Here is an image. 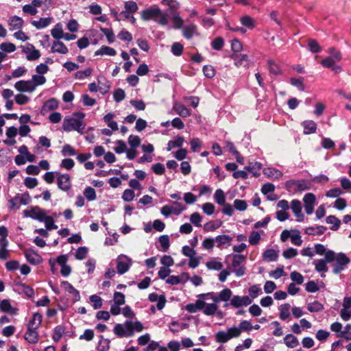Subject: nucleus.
<instances>
[{
	"label": "nucleus",
	"instance_id": "obj_1",
	"mask_svg": "<svg viewBox=\"0 0 351 351\" xmlns=\"http://www.w3.org/2000/svg\"><path fill=\"white\" fill-rule=\"evenodd\" d=\"M252 329V326L250 322L243 320L240 322L239 326H232L228 328L226 330H219L215 335V341L219 343H226L231 339L237 338L241 336L243 330L250 331Z\"/></svg>",
	"mask_w": 351,
	"mask_h": 351
},
{
	"label": "nucleus",
	"instance_id": "obj_2",
	"mask_svg": "<svg viewBox=\"0 0 351 351\" xmlns=\"http://www.w3.org/2000/svg\"><path fill=\"white\" fill-rule=\"evenodd\" d=\"M84 117L85 114L82 112H74L71 117H66L62 123L63 130L67 132L75 130L82 134L86 128Z\"/></svg>",
	"mask_w": 351,
	"mask_h": 351
},
{
	"label": "nucleus",
	"instance_id": "obj_3",
	"mask_svg": "<svg viewBox=\"0 0 351 351\" xmlns=\"http://www.w3.org/2000/svg\"><path fill=\"white\" fill-rule=\"evenodd\" d=\"M326 262H335L332 271L337 274L344 269V266L350 263V259L343 252L335 253L334 251H330L326 254Z\"/></svg>",
	"mask_w": 351,
	"mask_h": 351
},
{
	"label": "nucleus",
	"instance_id": "obj_4",
	"mask_svg": "<svg viewBox=\"0 0 351 351\" xmlns=\"http://www.w3.org/2000/svg\"><path fill=\"white\" fill-rule=\"evenodd\" d=\"M141 18L144 21L154 20L161 25H167L168 19L166 14L158 7L149 8L141 12Z\"/></svg>",
	"mask_w": 351,
	"mask_h": 351
},
{
	"label": "nucleus",
	"instance_id": "obj_5",
	"mask_svg": "<svg viewBox=\"0 0 351 351\" xmlns=\"http://www.w3.org/2000/svg\"><path fill=\"white\" fill-rule=\"evenodd\" d=\"M232 291L226 288L221 290L218 293H215L213 292H210L207 293H203L198 295V298H202L204 299H210L215 303H219L221 302H227L230 301L232 298Z\"/></svg>",
	"mask_w": 351,
	"mask_h": 351
},
{
	"label": "nucleus",
	"instance_id": "obj_6",
	"mask_svg": "<svg viewBox=\"0 0 351 351\" xmlns=\"http://www.w3.org/2000/svg\"><path fill=\"white\" fill-rule=\"evenodd\" d=\"M132 265V260L126 255L121 254L117 258V270L118 274L126 273Z\"/></svg>",
	"mask_w": 351,
	"mask_h": 351
},
{
	"label": "nucleus",
	"instance_id": "obj_7",
	"mask_svg": "<svg viewBox=\"0 0 351 351\" xmlns=\"http://www.w3.org/2000/svg\"><path fill=\"white\" fill-rule=\"evenodd\" d=\"M23 214L26 217H30L42 222L47 212L38 206H34L25 210Z\"/></svg>",
	"mask_w": 351,
	"mask_h": 351
},
{
	"label": "nucleus",
	"instance_id": "obj_8",
	"mask_svg": "<svg viewBox=\"0 0 351 351\" xmlns=\"http://www.w3.org/2000/svg\"><path fill=\"white\" fill-rule=\"evenodd\" d=\"M23 214L26 217H30L42 222L47 212L38 206H34L25 210Z\"/></svg>",
	"mask_w": 351,
	"mask_h": 351
},
{
	"label": "nucleus",
	"instance_id": "obj_9",
	"mask_svg": "<svg viewBox=\"0 0 351 351\" xmlns=\"http://www.w3.org/2000/svg\"><path fill=\"white\" fill-rule=\"evenodd\" d=\"M240 22L243 27H237L233 29V31L240 32L244 34L247 29H252L256 27V21L248 15L241 16L240 18Z\"/></svg>",
	"mask_w": 351,
	"mask_h": 351
},
{
	"label": "nucleus",
	"instance_id": "obj_10",
	"mask_svg": "<svg viewBox=\"0 0 351 351\" xmlns=\"http://www.w3.org/2000/svg\"><path fill=\"white\" fill-rule=\"evenodd\" d=\"M22 51L25 53L26 58L29 61L38 60L40 57V51L32 44H27L22 47Z\"/></svg>",
	"mask_w": 351,
	"mask_h": 351
},
{
	"label": "nucleus",
	"instance_id": "obj_11",
	"mask_svg": "<svg viewBox=\"0 0 351 351\" xmlns=\"http://www.w3.org/2000/svg\"><path fill=\"white\" fill-rule=\"evenodd\" d=\"M252 303V300L247 295L239 296L234 295L230 300V305L238 308L241 306H247Z\"/></svg>",
	"mask_w": 351,
	"mask_h": 351
},
{
	"label": "nucleus",
	"instance_id": "obj_12",
	"mask_svg": "<svg viewBox=\"0 0 351 351\" xmlns=\"http://www.w3.org/2000/svg\"><path fill=\"white\" fill-rule=\"evenodd\" d=\"M340 61L335 60L333 57L328 56L323 59L320 63L324 67L330 68L335 73L337 74L342 71V68L340 65L335 64V63Z\"/></svg>",
	"mask_w": 351,
	"mask_h": 351
},
{
	"label": "nucleus",
	"instance_id": "obj_13",
	"mask_svg": "<svg viewBox=\"0 0 351 351\" xmlns=\"http://www.w3.org/2000/svg\"><path fill=\"white\" fill-rule=\"evenodd\" d=\"M24 25V20L16 15L9 17L8 20V27L10 32L20 30Z\"/></svg>",
	"mask_w": 351,
	"mask_h": 351
},
{
	"label": "nucleus",
	"instance_id": "obj_14",
	"mask_svg": "<svg viewBox=\"0 0 351 351\" xmlns=\"http://www.w3.org/2000/svg\"><path fill=\"white\" fill-rule=\"evenodd\" d=\"M315 201V195L311 193H306L304 196V210L307 215H311L313 213Z\"/></svg>",
	"mask_w": 351,
	"mask_h": 351
},
{
	"label": "nucleus",
	"instance_id": "obj_15",
	"mask_svg": "<svg viewBox=\"0 0 351 351\" xmlns=\"http://www.w3.org/2000/svg\"><path fill=\"white\" fill-rule=\"evenodd\" d=\"M61 287L66 293L70 295L73 302H76L80 300V295L79 291L75 289L69 282H62Z\"/></svg>",
	"mask_w": 351,
	"mask_h": 351
},
{
	"label": "nucleus",
	"instance_id": "obj_16",
	"mask_svg": "<svg viewBox=\"0 0 351 351\" xmlns=\"http://www.w3.org/2000/svg\"><path fill=\"white\" fill-rule=\"evenodd\" d=\"M0 311L12 315H16L18 314L19 309L12 305L10 300L4 299L0 300Z\"/></svg>",
	"mask_w": 351,
	"mask_h": 351
},
{
	"label": "nucleus",
	"instance_id": "obj_17",
	"mask_svg": "<svg viewBox=\"0 0 351 351\" xmlns=\"http://www.w3.org/2000/svg\"><path fill=\"white\" fill-rule=\"evenodd\" d=\"M14 88L19 92L32 93L36 89L31 80H20L15 83Z\"/></svg>",
	"mask_w": 351,
	"mask_h": 351
},
{
	"label": "nucleus",
	"instance_id": "obj_18",
	"mask_svg": "<svg viewBox=\"0 0 351 351\" xmlns=\"http://www.w3.org/2000/svg\"><path fill=\"white\" fill-rule=\"evenodd\" d=\"M289 208H291V209L292 210L294 215L297 218L298 221L300 222L304 221V215L302 213V204L299 200H292Z\"/></svg>",
	"mask_w": 351,
	"mask_h": 351
},
{
	"label": "nucleus",
	"instance_id": "obj_19",
	"mask_svg": "<svg viewBox=\"0 0 351 351\" xmlns=\"http://www.w3.org/2000/svg\"><path fill=\"white\" fill-rule=\"evenodd\" d=\"M197 26L194 23H189L183 26L182 35L186 39H191L194 36H197Z\"/></svg>",
	"mask_w": 351,
	"mask_h": 351
},
{
	"label": "nucleus",
	"instance_id": "obj_20",
	"mask_svg": "<svg viewBox=\"0 0 351 351\" xmlns=\"http://www.w3.org/2000/svg\"><path fill=\"white\" fill-rule=\"evenodd\" d=\"M58 107V101L55 98H51L46 101L42 106L40 113L45 115L48 112L56 110Z\"/></svg>",
	"mask_w": 351,
	"mask_h": 351
},
{
	"label": "nucleus",
	"instance_id": "obj_21",
	"mask_svg": "<svg viewBox=\"0 0 351 351\" xmlns=\"http://www.w3.org/2000/svg\"><path fill=\"white\" fill-rule=\"evenodd\" d=\"M202 298H199L195 303H190L186 305L185 309L191 313H195L199 311H201L204 305V300Z\"/></svg>",
	"mask_w": 351,
	"mask_h": 351
},
{
	"label": "nucleus",
	"instance_id": "obj_22",
	"mask_svg": "<svg viewBox=\"0 0 351 351\" xmlns=\"http://www.w3.org/2000/svg\"><path fill=\"white\" fill-rule=\"evenodd\" d=\"M25 255L27 261L32 265H38L42 262L41 256L31 249L26 250Z\"/></svg>",
	"mask_w": 351,
	"mask_h": 351
},
{
	"label": "nucleus",
	"instance_id": "obj_23",
	"mask_svg": "<svg viewBox=\"0 0 351 351\" xmlns=\"http://www.w3.org/2000/svg\"><path fill=\"white\" fill-rule=\"evenodd\" d=\"M71 181L69 174H62L58 178V186L59 189L66 191L71 188Z\"/></svg>",
	"mask_w": 351,
	"mask_h": 351
},
{
	"label": "nucleus",
	"instance_id": "obj_24",
	"mask_svg": "<svg viewBox=\"0 0 351 351\" xmlns=\"http://www.w3.org/2000/svg\"><path fill=\"white\" fill-rule=\"evenodd\" d=\"M53 21L52 17L40 18L38 20L32 21L31 24L37 29L47 27Z\"/></svg>",
	"mask_w": 351,
	"mask_h": 351
},
{
	"label": "nucleus",
	"instance_id": "obj_25",
	"mask_svg": "<svg viewBox=\"0 0 351 351\" xmlns=\"http://www.w3.org/2000/svg\"><path fill=\"white\" fill-rule=\"evenodd\" d=\"M173 110L176 114L182 117H187L191 115L190 110L185 106L178 102L174 103Z\"/></svg>",
	"mask_w": 351,
	"mask_h": 351
},
{
	"label": "nucleus",
	"instance_id": "obj_26",
	"mask_svg": "<svg viewBox=\"0 0 351 351\" xmlns=\"http://www.w3.org/2000/svg\"><path fill=\"white\" fill-rule=\"evenodd\" d=\"M204 315L207 316H213L217 312L218 306L217 303L213 302V303H206L204 301V307L202 308Z\"/></svg>",
	"mask_w": 351,
	"mask_h": 351
},
{
	"label": "nucleus",
	"instance_id": "obj_27",
	"mask_svg": "<svg viewBox=\"0 0 351 351\" xmlns=\"http://www.w3.org/2000/svg\"><path fill=\"white\" fill-rule=\"evenodd\" d=\"M25 339L29 343H36L38 341V334L36 329L27 327V330L25 334Z\"/></svg>",
	"mask_w": 351,
	"mask_h": 351
},
{
	"label": "nucleus",
	"instance_id": "obj_28",
	"mask_svg": "<svg viewBox=\"0 0 351 351\" xmlns=\"http://www.w3.org/2000/svg\"><path fill=\"white\" fill-rule=\"evenodd\" d=\"M302 125L304 128V134H311L316 132L317 124L315 122L311 120L304 121L302 123Z\"/></svg>",
	"mask_w": 351,
	"mask_h": 351
},
{
	"label": "nucleus",
	"instance_id": "obj_29",
	"mask_svg": "<svg viewBox=\"0 0 351 351\" xmlns=\"http://www.w3.org/2000/svg\"><path fill=\"white\" fill-rule=\"evenodd\" d=\"M51 51L53 53H59L60 54H66L69 50L66 45L61 41L53 42L51 47Z\"/></svg>",
	"mask_w": 351,
	"mask_h": 351
},
{
	"label": "nucleus",
	"instance_id": "obj_30",
	"mask_svg": "<svg viewBox=\"0 0 351 351\" xmlns=\"http://www.w3.org/2000/svg\"><path fill=\"white\" fill-rule=\"evenodd\" d=\"M261 168L262 164L258 162H250L249 165L245 167V169L252 173L255 177L259 176V171Z\"/></svg>",
	"mask_w": 351,
	"mask_h": 351
},
{
	"label": "nucleus",
	"instance_id": "obj_31",
	"mask_svg": "<svg viewBox=\"0 0 351 351\" xmlns=\"http://www.w3.org/2000/svg\"><path fill=\"white\" fill-rule=\"evenodd\" d=\"M114 117L115 115L114 114L108 113L104 116V121L112 131H117L119 127L117 123L113 120Z\"/></svg>",
	"mask_w": 351,
	"mask_h": 351
},
{
	"label": "nucleus",
	"instance_id": "obj_32",
	"mask_svg": "<svg viewBox=\"0 0 351 351\" xmlns=\"http://www.w3.org/2000/svg\"><path fill=\"white\" fill-rule=\"evenodd\" d=\"M231 58L234 60V64L239 67L242 65L245 62H248V56L245 54L241 53H232L231 55Z\"/></svg>",
	"mask_w": 351,
	"mask_h": 351
},
{
	"label": "nucleus",
	"instance_id": "obj_33",
	"mask_svg": "<svg viewBox=\"0 0 351 351\" xmlns=\"http://www.w3.org/2000/svg\"><path fill=\"white\" fill-rule=\"evenodd\" d=\"M278 257V253L276 250L273 249L266 250L263 254V258L265 261L268 262L276 261Z\"/></svg>",
	"mask_w": 351,
	"mask_h": 351
},
{
	"label": "nucleus",
	"instance_id": "obj_34",
	"mask_svg": "<svg viewBox=\"0 0 351 351\" xmlns=\"http://www.w3.org/2000/svg\"><path fill=\"white\" fill-rule=\"evenodd\" d=\"M51 34L53 38L60 40L64 36V32L62 29V25L60 23H58L51 30Z\"/></svg>",
	"mask_w": 351,
	"mask_h": 351
},
{
	"label": "nucleus",
	"instance_id": "obj_35",
	"mask_svg": "<svg viewBox=\"0 0 351 351\" xmlns=\"http://www.w3.org/2000/svg\"><path fill=\"white\" fill-rule=\"evenodd\" d=\"M290 309H291V305L288 303H285L283 304H281L279 306V317L282 320H286L290 317Z\"/></svg>",
	"mask_w": 351,
	"mask_h": 351
},
{
	"label": "nucleus",
	"instance_id": "obj_36",
	"mask_svg": "<svg viewBox=\"0 0 351 351\" xmlns=\"http://www.w3.org/2000/svg\"><path fill=\"white\" fill-rule=\"evenodd\" d=\"M264 174L268 178L278 179L282 176V173L275 168L268 167L263 170Z\"/></svg>",
	"mask_w": 351,
	"mask_h": 351
},
{
	"label": "nucleus",
	"instance_id": "obj_37",
	"mask_svg": "<svg viewBox=\"0 0 351 351\" xmlns=\"http://www.w3.org/2000/svg\"><path fill=\"white\" fill-rule=\"evenodd\" d=\"M117 54L116 51L110 47L108 46H102L99 49L97 50L95 52V56H103L107 55L110 56H114Z\"/></svg>",
	"mask_w": 351,
	"mask_h": 351
},
{
	"label": "nucleus",
	"instance_id": "obj_38",
	"mask_svg": "<svg viewBox=\"0 0 351 351\" xmlns=\"http://www.w3.org/2000/svg\"><path fill=\"white\" fill-rule=\"evenodd\" d=\"M184 139L182 136H177L174 140L169 141L167 144V151H171L176 147H181Z\"/></svg>",
	"mask_w": 351,
	"mask_h": 351
},
{
	"label": "nucleus",
	"instance_id": "obj_39",
	"mask_svg": "<svg viewBox=\"0 0 351 351\" xmlns=\"http://www.w3.org/2000/svg\"><path fill=\"white\" fill-rule=\"evenodd\" d=\"M284 342L289 348H293L299 345V341L294 335L289 334L284 338Z\"/></svg>",
	"mask_w": 351,
	"mask_h": 351
},
{
	"label": "nucleus",
	"instance_id": "obj_40",
	"mask_svg": "<svg viewBox=\"0 0 351 351\" xmlns=\"http://www.w3.org/2000/svg\"><path fill=\"white\" fill-rule=\"evenodd\" d=\"M42 322V316L39 313H34L29 322L28 328L36 329Z\"/></svg>",
	"mask_w": 351,
	"mask_h": 351
},
{
	"label": "nucleus",
	"instance_id": "obj_41",
	"mask_svg": "<svg viewBox=\"0 0 351 351\" xmlns=\"http://www.w3.org/2000/svg\"><path fill=\"white\" fill-rule=\"evenodd\" d=\"M326 259H319L314 261L315 269L318 272H326L328 270V267L326 265Z\"/></svg>",
	"mask_w": 351,
	"mask_h": 351
},
{
	"label": "nucleus",
	"instance_id": "obj_42",
	"mask_svg": "<svg viewBox=\"0 0 351 351\" xmlns=\"http://www.w3.org/2000/svg\"><path fill=\"white\" fill-rule=\"evenodd\" d=\"M222 225V221L220 220H216L215 221H209L204 224V230L206 232H212L215 230L220 228Z\"/></svg>",
	"mask_w": 351,
	"mask_h": 351
},
{
	"label": "nucleus",
	"instance_id": "obj_43",
	"mask_svg": "<svg viewBox=\"0 0 351 351\" xmlns=\"http://www.w3.org/2000/svg\"><path fill=\"white\" fill-rule=\"evenodd\" d=\"M42 222L45 223V228L47 230H56L58 228V226L55 224L53 217L47 215V213L44 217V219Z\"/></svg>",
	"mask_w": 351,
	"mask_h": 351
},
{
	"label": "nucleus",
	"instance_id": "obj_44",
	"mask_svg": "<svg viewBox=\"0 0 351 351\" xmlns=\"http://www.w3.org/2000/svg\"><path fill=\"white\" fill-rule=\"evenodd\" d=\"M169 206L173 215H179L183 210H185V206L178 202H173L169 205Z\"/></svg>",
	"mask_w": 351,
	"mask_h": 351
},
{
	"label": "nucleus",
	"instance_id": "obj_45",
	"mask_svg": "<svg viewBox=\"0 0 351 351\" xmlns=\"http://www.w3.org/2000/svg\"><path fill=\"white\" fill-rule=\"evenodd\" d=\"M206 267L210 270L219 271L223 268L221 262L218 261L217 259L213 258L206 263Z\"/></svg>",
	"mask_w": 351,
	"mask_h": 351
},
{
	"label": "nucleus",
	"instance_id": "obj_46",
	"mask_svg": "<svg viewBox=\"0 0 351 351\" xmlns=\"http://www.w3.org/2000/svg\"><path fill=\"white\" fill-rule=\"evenodd\" d=\"M215 201L220 206L226 203V195L221 189H217L214 194Z\"/></svg>",
	"mask_w": 351,
	"mask_h": 351
},
{
	"label": "nucleus",
	"instance_id": "obj_47",
	"mask_svg": "<svg viewBox=\"0 0 351 351\" xmlns=\"http://www.w3.org/2000/svg\"><path fill=\"white\" fill-rule=\"evenodd\" d=\"M326 221L327 223L332 225L330 229L332 230H337L339 228L341 223L340 220L333 215L328 216L326 219Z\"/></svg>",
	"mask_w": 351,
	"mask_h": 351
},
{
	"label": "nucleus",
	"instance_id": "obj_48",
	"mask_svg": "<svg viewBox=\"0 0 351 351\" xmlns=\"http://www.w3.org/2000/svg\"><path fill=\"white\" fill-rule=\"evenodd\" d=\"M30 80L35 89L36 86L43 85L47 81L46 77L41 75H33Z\"/></svg>",
	"mask_w": 351,
	"mask_h": 351
},
{
	"label": "nucleus",
	"instance_id": "obj_49",
	"mask_svg": "<svg viewBox=\"0 0 351 351\" xmlns=\"http://www.w3.org/2000/svg\"><path fill=\"white\" fill-rule=\"evenodd\" d=\"M215 241L217 243V247H221L223 245L229 244L232 238L226 234L219 235L215 239Z\"/></svg>",
	"mask_w": 351,
	"mask_h": 351
},
{
	"label": "nucleus",
	"instance_id": "obj_50",
	"mask_svg": "<svg viewBox=\"0 0 351 351\" xmlns=\"http://www.w3.org/2000/svg\"><path fill=\"white\" fill-rule=\"evenodd\" d=\"M323 308V305L318 301H314L307 304V309L311 313L319 312Z\"/></svg>",
	"mask_w": 351,
	"mask_h": 351
},
{
	"label": "nucleus",
	"instance_id": "obj_51",
	"mask_svg": "<svg viewBox=\"0 0 351 351\" xmlns=\"http://www.w3.org/2000/svg\"><path fill=\"white\" fill-rule=\"evenodd\" d=\"M116 146L114 148V151L117 154H123L127 151V145L122 140H118L115 142Z\"/></svg>",
	"mask_w": 351,
	"mask_h": 351
},
{
	"label": "nucleus",
	"instance_id": "obj_52",
	"mask_svg": "<svg viewBox=\"0 0 351 351\" xmlns=\"http://www.w3.org/2000/svg\"><path fill=\"white\" fill-rule=\"evenodd\" d=\"M291 243L297 246H300L302 243V239L298 230H293L291 237Z\"/></svg>",
	"mask_w": 351,
	"mask_h": 351
},
{
	"label": "nucleus",
	"instance_id": "obj_53",
	"mask_svg": "<svg viewBox=\"0 0 351 351\" xmlns=\"http://www.w3.org/2000/svg\"><path fill=\"white\" fill-rule=\"evenodd\" d=\"M89 300L93 303V306L95 309L100 308L102 306L103 300L101 297L97 295H92L90 296Z\"/></svg>",
	"mask_w": 351,
	"mask_h": 351
},
{
	"label": "nucleus",
	"instance_id": "obj_54",
	"mask_svg": "<svg viewBox=\"0 0 351 351\" xmlns=\"http://www.w3.org/2000/svg\"><path fill=\"white\" fill-rule=\"evenodd\" d=\"M159 243L162 247V251L166 252L169 247V238L168 235H162L158 239Z\"/></svg>",
	"mask_w": 351,
	"mask_h": 351
},
{
	"label": "nucleus",
	"instance_id": "obj_55",
	"mask_svg": "<svg viewBox=\"0 0 351 351\" xmlns=\"http://www.w3.org/2000/svg\"><path fill=\"white\" fill-rule=\"evenodd\" d=\"M0 49L3 53H12L16 50V47L13 43H2L0 45Z\"/></svg>",
	"mask_w": 351,
	"mask_h": 351
},
{
	"label": "nucleus",
	"instance_id": "obj_56",
	"mask_svg": "<svg viewBox=\"0 0 351 351\" xmlns=\"http://www.w3.org/2000/svg\"><path fill=\"white\" fill-rule=\"evenodd\" d=\"M248 292L252 298H256L262 293V289L259 285H254L249 288Z\"/></svg>",
	"mask_w": 351,
	"mask_h": 351
},
{
	"label": "nucleus",
	"instance_id": "obj_57",
	"mask_svg": "<svg viewBox=\"0 0 351 351\" xmlns=\"http://www.w3.org/2000/svg\"><path fill=\"white\" fill-rule=\"evenodd\" d=\"M114 332L119 337H128V332L123 324H117L114 328Z\"/></svg>",
	"mask_w": 351,
	"mask_h": 351
},
{
	"label": "nucleus",
	"instance_id": "obj_58",
	"mask_svg": "<svg viewBox=\"0 0 351 351\" xmlns=\"http://www.w3.org/2000/svg\"><path fill=\"white\" fill-rule=\"evenodd\" d=\"M245 256L241 254H233L232 255V267L237 268L245 261Z\"/></svg>",
	"mask_w": 351,
	"mask_h": 351
},
{
	"label": "nucleus",
	"instance_id": "obj_59",
	"mask_svg": "<svg viewBox=\"0 0 351 351\" xmlns=\"http://www.w3.org/2000/svg\"><path fill=\"white\" fill-rule=\"evenodd\" d=\"M125 10H128L131 14H134L138 10V5L136 2L133 1H128L125 2L124 5Z\"/></svg>",
	"mask_w": 351,
	"mask_h": 351
},
{
	"label": "nucleus",
	"instance_id": "obj_60",
	"mask_svg": "<svg viewBox=\"0 0 351 351\" xmlns=\"http://www.w3.org/2000/svg\"><path fill=\"white\" fill-rule=\"evenodd\" d=\"M84 194L86 199L89 201H93L96 199L95 190L90 186H88L85 189Z\"/></svg>",
	"mask_w": 351,
	"mask_h": 351
},
{
	"label": "nucleus",
	"instance_id": "obj_61",
	"mask_svg": "<svg viewBox=\"0 0 351 351\" xmlns=\"http://www.w3.org/2000/svg\"><path fill=\"white\" fill-rule=\"evenodd\" d=\"M261 240V234L256 231H252L249 237V243L255 245H257Z\"/></svg>",
	"mask_w": 351,
	"mask_h": 351
},
{
	"label": "nucleus",
	"instance_id": "obj_62",
	"mask_svg": "<svg viewBox=\"0 0 351 351\" xmlns=\"http://www.w3.org/2000/svg\"><path fill=\"white\" fill-rule=\"evenodd\" d=\"M234 207L238 210L244 211L247 208V204L245 200L237 199L234 201Z\"/></svg>",
	"mask_w": 351,
	"mask_h": 351
},
{
	"label": "nucleus",
	"instance_id": "obj_63",
	"mask_svg": "<svg viewBox=\"0 0 351 351\" xmlns=\"http://www.w3.org/2000/svg\"><path fill=\"white\" fill-rule=\"evenodd\" d=\"M202 208L204 213L208 215H213L215 210V205L210 202L204 204L202 205Z\"/></svg>",
	"mask_w": 351,
	"mask_h": 351
},
{
	"label": "nucleus",
	"instance_id": "obj_64",
	"mask_svg": "<svg viewBox=\"0 0 351 351\" xmlns=\"http://www.w3.org/2000/svg\"><path fill=\"white\" fill-rule=\"evenodd\" d=\"M128 143L131 147L136 149L141 144V138L138 136L130 135L128 137Z\"/></svg>",
	"mask_w": 351,
	"mask_h": 351
}]
</instances>
